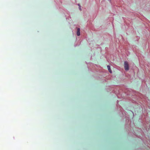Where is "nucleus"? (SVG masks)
I'll use <instances>...</instances> for the list:
<instances>
[{
	"instance_id": "2",
	"label": "nucleus",
	"mask_w": 150,
	"mask_h": 150,
	"mask_svg": "<svg viewBox=\"0 0 150 150\" xmlns=\"http://www.w3.org/2000/svg\"><path fill=\"white\" fill-rule=\"evenodd\" d=\"M80 28H78L77 29V35L78 36H79L80 35Z\"/></svg>"
},
{
	"instance_id": "4",
	"label": "nucleus",
	"mask_w": 150,
	"mask_h": 150,
	"mask_svg": "<svg viewBox=\"0 0 150 150\" xmlns=\"http://www.w3.org/2000/svg\"><path fill=\"white\" fill-rule=\"evenodd\" d=\"M78 5H79V9L80 10H81V6H80V5H79V4H78Z\"/></svg>"
},
{
	"instance_id": "1",
	"label": "nucleus",
	"mask_w": 150,
	"mask_h": 150,
	"mask_svg": "<svg viewBox=\"0 0 150 150\" xmlns=\"http://www.w3.org/2000/svg\"><path fill=\"white\" fill-rule=\"evenodd\" d=\"M124 67L125 69L127 71L129 69V65L128 63L127 62H124Z\"/></svg>"
},
{
	"instance_id": "3",
	"label": "nucleus",
	"mask_w": 150,
	"mask_h": 150,
	"mask_svg": "<svg viewBox=\"0 0 150 150\" xmlns=\"http://www.w3.org/2000/svg\"><path fill=\"white\" fill-rule=\"evenodd\" d=\"M107 68H108V69L109 72L110 73H111L112 72L111 70L110 69V66H109V65H108L107 66Z\"/></svg>"
}]
</instances>
